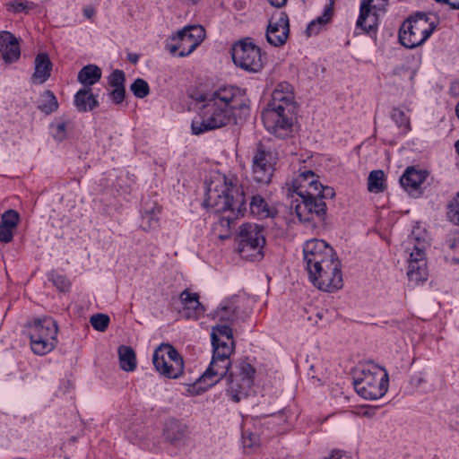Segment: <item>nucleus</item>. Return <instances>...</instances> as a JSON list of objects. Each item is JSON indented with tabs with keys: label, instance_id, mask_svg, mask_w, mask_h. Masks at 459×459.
<instances>
[{
	"label": "nucleus",
	"instance_id": "f257e3e1",
	"mask_svg": "<svg viewBox=\"0 0 459 459\" xmlns=\"http://www.w3.org/2000/svg\"><path fill=\"white\" fill-rule=\"evenodd\" d=\"M248 103L247 97L240 89L232 86L220 88L204 104L202 119L193 121V133L200 134L228 125L231 117L236 116V110L241 115H247L249 110Z\"/></svg>",
	"mask_w": 459,
	"mask_h": 459
},
{
	"label": "nucleus",
	"instance_id": "f03ea898",
	"mask_svg": "<svg viewBox=\"0 0 459 459\" xmlns=\"http://www.w3.org/2000/svg\"><path fill=\"white\" fill-rule=\"evenodd\" d=\"M204 204L215 213H223L221 224L228 227L246 210L244 192L238 186L234 174H213L206 181V199Z\"/></svg>",
	"mask_w": 459,
	"mask_h": 459
},
{
	"label": "nucleus",
	"instance_id": "7ed1b4c3",
	"mask_svg": "<svg viewBox=\"0 0 459 459\" xmlns=\"http://www.w3.org/2000/svg\"><path fill=\"white\" fill-rule=\"evenodd\" d=\"M295 109L292 86L286 82L277 84L272 99L262 112V120L266 130L283 138L290 133Z\"/></svg>",
	"mask_w": 459,
	"mask_h": 459
},
{
	"label": "nucleus",
	"instance_id": "20e7f679",
	"mask_svg": "<svg viewBox=\"0 0 459 459\" xmlns=\"http://www.w3.org/2000/svg\"><path fill=\"white\" fill-rule=\"evenodd\" d=\"M58 327L51 317L36 319L28 326L32 351L37 355H45L54 350L57 343Z\"/></svg>",
	"mask_w": 459,
	"mask_h": 459
},
{
	"label": "nucleus",
	"instance_id": "39448f33",
	"mask_svg": "<svg viewBox=\"0 0 459 459\" xmlns=\"http://www.w3.org/2000/svg\"><path fill=\"white\" fill-rule=\"evenodd\" d=\"M356 392L364 399L377 400L385 395L388 387V375L384 369L373 367L363 369L354 379Z\"/></svg>",
	"mask_w": 459,
	"mask_h": 459
},
{
	"label": "nucleus",
	"instance_id": "423d86ee",
	"mask_svg": "<svg viewBox=\"0 0 459 459\" xmlns=\"http://www.w3.org/2000/svg\"><path fill=\"white\" fill-rule=\"evenodd\" d=\"M265 245L264 228L256 223H244L238 232V252L247 260H260Z\"/></svg>",
	"mask_w": 459,
	"mask_h": 459
},
{
	"label": "nucleus",
	"instance_id": "0eeeda50",
	"mask_svg": "<svg viewBox=\"0 0 459 459\" xmlns=\"http://www.w3.org/2000/svg\"><path fill=\"white\" fill-rule=\"evenodd\" d=\"M434 30V22H430L425 13H418L403 23L399 39L404 47L413 48L424 43Z\"/></svg>",
	"mask_w": 459,
	"mask_h": 459
},
{
	"label": "nucleus",
	"instance_id": "6e6552de",
	"mask_svg": "<svg viewBox=\"0 0 459 459\" xmlns=\"http://www.w3.org/2000/svg\"><path fill=\"white\" fill-rule=\"evenodd\" d=\"M205 30L201 25H189L178 30L166 45L171 55L180 57L190 55L204 39Z\"/></svg>",
	"mask_w": 459,
	"mask_h": 459
},
{
	"label": "nucleus",
	"instance_id": "1a4fd4ad",
	"mask_svg": "<svg viewBox=\"0 0 459 459\" xmlns=\"http://www.w3.org/2000/svg\"><path fill=\"white\" fill-rule=\"evenodd\" d=\"M232 60L238 67L251 73L259 72L264 64L260 48L249 38L233 45Z\"/></svg>",
	"mask_w": 459,
	"mask_h": 459
},
{
	"label": "nucleus",
	"instance_id": "9d476101",
	"mask_svg": "<svg viewBox=\"0 0 459 459\" xmlns=\"http://www.w3.org/2000/svg\"><path fill=\"white\" fill-rule=\"evenodd\" d=\"M152 362L157 371L166 377L177 378L183 373V359L169 344H162L155 350Z\"/></svg>",
	"mask_w": 459,
	"mask_h": 459
},
{
	"label": "nucleus",
	"instance_id": "9b49d317",
	"mask_svg": "<svg viewBox=\"0 0 459 459\" xmlns=\"http://www.w3.org/2000/svg\"><path fill=\"white\" fill-rule=\"evenodd\" d=\"M308 275L313 285L324 291L333 292L340 290L343 285L341 263L338 258L320 268L313 269Z\"/></svg>",
	"mask_w": 459,
	"mask_h": 459
},
{
	"label": "nucleus",
	"instance_id": "f8f14e48",
	"mask_svg": "<svg viewBox=\"0 0 459 459\" xmlns=\"http://www.w3.org/2000/svg\"><path fill=\"white\" fill-rule=\"evenodd\" d=\"M255 373V369L250 363L241 361L238 366V371L230 374L227 393L233 402L238 403L247 397L253 385Z\"/></svg>",
	"mask_w": 459,
	"mask_h": 459
},
{
	"label": "nucleus",
	"instance_id": "ddd939ff",
	"mask_svg": "<svg viewBox=\"0 0 459 459\" xmlns=\"http://www.w3.org/2000/svg\"><path fill=\"white\" fill-rule=\"evenodd\" d=\"M304 260L308 273L337 259L333 248L324 240L311 239L303 247Z\"/></svg>",
	"mask_w": 459,
	"mask_h": 459
},
{
	"label": "nucleus",
	"instance_id": "4468645a",
	"mask_svg": "<svg viewBox=\"0 0 459 459\" xmlns=\"http://www.w3.org/2000/svg\"><path fill=\"white\" fill-rule=\"evenodd\" d=\"M233 351L227 345H222V349H213V355L208 368L200 377V382L206 384L207 386H212L223 377L230 368V356Z\"/></svg>",
	"mask_w": 459,
	"mask_h": 459
},
{
	"label": "nucleus",
	"instance_id": "2eb2a0df",
	"mask_svg": "<svg viewBox=\"0 0 459 459\" xmlns=\"http://www.w3.org/2000/svg\"><path fill=\"white\" fill-rule=\"evenodd\" d=\"M386 5V0H362L359 15L356 22L357 29L369 33L377 29L379 12Z\"/></svg>",
	"mask_w": 459,
	"mask_h": 459
},
{
	"label": "nucleus",
	"instance_id": "dca6fc26",
	"mask_svg": "<svg viewBox=\"0 0 459 459\" xmlns=\"http://www.w3.org/2000/svg\"><path fill=\"white\" fill-rule=\"evenodd\" d=\"M425 248L426 243L417 239L410 251L407 275L415 283L425 281L428 276Z\"/></svg>",
	"mask_w": 459,
	"mask_h": 459
},
{
	"label": "nucleus",
	"instance_id": "f3484780",
	"mask_svg": "<svg viewBox=\"0 0 459 459\" xmlns=\"http://www.w3.org/2000/svg\"><path fill=\"white\" fill-rule=\"evenodd\" d=\"M290 33L288 15L281 12L273 15L266 29V39L269 44L280 47L285 44Z\"/></svg>",
	"mask_w": 459,
	"mask_h": 459
},
{
	"label": "nucleus",
	"instance_id": "a211bd4d",
	"mask_svg": "<svg viewBox=\"0 0 459 459\" xmlns=\"http://www.w3.org/2000/svg\"><path fill=\"white\" fill-rule=\"evenodd\" d=\"M300 202L295 205V212L303 221H310L315 217L321 218L325 214L326 204L318 197H300Z\"/></svg>",
	"mask_w": 459,
	"mask_h": 459
},
{
	"label": "nucleus",
	"instance_id": "6ab92c4d",
	"mask_svg": "<svg viewBox=\"0 0 459 459\" xmlns=\"http://www.w3.org/2000/svg\"><path fill=\"white\" fill-rule=\"evenodd\" d=\"M163 436L169 443L175 446H184L189 439L188 428L175 419H169L165 422Z\"/></svg>",
	"mask_w": 459,
	"mask_h": 459
},
{
	"label": "nucleus",
	"instance_id": "aec40b11",
	"mask_svg": "<svg viewBox=\"0 0 459 459\" xmlns=\"http://www.w3.org/2000/svg\"><path fill=\"white\" fill-rule=\"evenodd\" d=\"M0 55L6 64L17 61L21 56L18 39L9 31H0Z\"/></svg>",
	"mask_w": 459,
	"mask_h": 459
},
{
	"label": "nucleus",
	"instance_id": "412c9836",
	"mask_svg": "<svg viewBox=\"0 0 459 459\" xmlns=\"http://www.w3.org/2000/svg\"><path fill=\"white\" fill-rule=\"evenodd\" d=\"M180 301L182 303V314L189 319H198L204 312V306L199 302V296L188 290H184L180 294Z\"/></svg>",
	"mask_w": 459,
	"mask_h": 459
},
{
	"label": "nucleus",
	"instance_id": "4be33fe9",
	"mask_svg": "<svg viewBox=\"0 0 459 459\" xmlns=\"http://www.w3.org/2000/svg\"><path fill=\"white\" fill-rule=\"evenodd\" d=\"M230 326L227 324H217L212 328L211 337L213 349H222L224 344L230 346L231 351H234L233 333Z\"/></svg>",
	"mask_w": 459,
	"mask_h": 459
},
{
	"label": "nucleus",
	"instance_id": "5701e85b",
	"mask_svg": "<svg viewBox=\"0 0 459 459\" xmlns=\"http://www.w3.org/2000/svg\"><path fill=\"white\" fill-rule=\"evenodd\" d=\"M52 63L46 53L37 55L34 62L32 79L37 83L45 82L50 76Z\"/></svg>",
	"mask_w": 459,
	"mask_h": 459
},
{
	"label": "nucleus",
	"instance_id": "b1692460",
	"mask_svg": "<svg viewBox=\"0 0 459 459\" xmlns=\"http://www.w3.org/2000/svg\"><path fill=\"white\" fill-rule=\"evenodd\" d=\"M425 180L426 174H403L400 184L410 195L419 196L422 192V184Z\"/></svg>",
	"mask_w": 459,
	"mask_h": 459
},
{
	"label": "nucleus",
	"instance_id": "393cba45",
	"mask_svg": "<svg viewBox=\"0 0 459 459\" xmlns=\"http://www.w3.org/2000/svg\"><path fill=\"white\" fill-rule=\"evenodd\" d=\"M250 212L253 215L260 218H274L278 214L275 207L270 206L260 195H255L250 202Z\"/></svg>",
	"mask_w": 459,
	"mask_h": 459
},
{
	"label": "nucleus",
	"instance_id": "a878e982",
	"mask_svg": "<svg viewBox=\"0 0 459 459\" xmlns=\"http://www.w3.org/2000/svg\"><path fill=\"white\" fill-rule=\"evenodd\" d=\"M74 105L78 111L86 112L98 107L99 102L91 93V88H82L74 96Z\"/></svg>",
	"mask_w": 459,
	"mask_h": 459
},
{
	"label": "nucleus",
	"instance_id": "bb28decb",
	"mask_svg": "<svg viewBox=\"0 0 459 459\" xmlns=\"http://www.w3.org/2000/svg\"><path fill=\"white\" fill-rule=\"evenodd\" d=\"M316 174H299L290 183H286L288 193H296L299 197L307 196L309 185L313 184Z\"/></svg>",
	"mask_w": 459,
	"mask_h": 459
},
{
	"label": "nucleus",
	"instance_id": "cd10ccee",
	"mask_svg": "<svg viewBox=\"0 0 459 459\" xmlns=\"http://www.w3.org/2000/svg\"><path fill=\"white\" fill-rule=\"evenodd\" d=\"M77 78L84 88H90L101 78V70L95 65H88L80 70Z\"/></svg>",
	"mask_w": 459,
	"mask_h": 459
},
{
	"label": "nucleus",
	"instance_id": "c85d7f7f",
	"mask_svg": "<svg viewBox=\"0 0 459 459\" xmlns=\"http://www.w3.org/2000/svg\"><path fill=\"white\" fill-rule=\"evenodd\" d=\"M213 318L219 321V324H227L231 325L237 319V307L231 302H226L221 305L213 313Z\"/></svg>",
	"mask_w": 459,
	"mask_h": 459
},
{
	"label": "nucleus",
	"instance_id": "c756f323",
	"mask_svg": "<svg viewBox=\"0 0 459 459\" xmlns=\"http://www.w3.org/2000/svg\"><path fill=\"white\" fill-rule=\"evenodd\" d=\"M329 4H327L324 10V13L317 17L316 20H313L307 28V34L316 35L320 31L322 26L326 24L333 14V4L334 0H329Z\"/></svg>",
	"mask_w": 459,
	"mask_h": 459
},
{
	"label": "nucleus",
	"instance_id": "7c9ffc66",
	"mask_svg": "<svg viewBox=\"0 0 459 459\" xmlns=\"http://www.w3.org/2000/svg\"><path fill=\"white\" fill-rule=\"evenodd\" d=\"M118 358L120 368L126 371H134L136 368V356L133 348L126 345L118 347Z\"/></svg>",
	"mask_w": 459,
	"mask_h": 459
},
{
	"label": "nucleus",
	"instance_id": "2f4dec72",
	"mask_svg": "<svg viewBox=\"0 0 459 459\" xmlns=\"http://www.w3.org/2000/svg\"><path fill=\"white\" fill-rule=\"evenodd\" d=\"M58 101L54 92L47 90L40 95L38 108L44 114L49 115L58 109Z\"/></svg>",
	"mask_w": 459,
	"mask_h": 459
},
{
	"label": "nucleus",
	"instance_id": "473e14b6",
	"mask_svg": "<svg viewBox=\"0 0 459 459\" xmlns=\"http://www.w3.org/2000/svg\"><path fill=\"white\" fill-rule=\"evenodd\" d=\"M271 154L264 151H258L253 158V169L256 171L275 170L274 164L271 162Z\"/></svg>",
	"mask_w": 459,
	"mask_h": 459
},
{
	"label": "nucleus",
	"instance_id": "72a5a7b5",
	"mask_svg": "<svg viewBox=\"0 0 459 459\" xmlns=\"http://www.w3.org/2000/svg\"><path fill=\"white\" fill-rule=\"evenodd\" d=\"M70 122L63 119L56 120L51 123L50 130L53 138L57 142H63L67 137V132L70 129Z\"/></svg>",
	"mask_w": 459,
	"mask_h": 459
},
{
	"label": "nucleus",
	"instance_id": "f704fd0d",
	"mask_svg": "<svg viewBox=\"0 0 459 459\" xmlns=\"http://www.w3.org/2000/svg\"><path fill=\"white\" fill-rule=\"evenodd\" d=\"M386 183L385 174H368V190L370 193L379 194L385 190Z\"/></svg>",
	"mask_w": 459,
	"mask_h": 459
},
{
	"label": "nucleus",
	"instance_id": "c9c22d12",
	"mask_svg": "<svg viewBox=\"0 0 459 459\" xmlns=\"http://www.w3.org/2000/svg\"><path fill=\"white\" fill-rule=\"evenodd\" d=\"M159 218L157 212L152 209L145 212L141 217L140 227L144 231H149L158 227Z\"/></svg>",
	"mask_w": 459,
	"mask_h": 459
},
{
	"label": "nucleus",
	"instance_id": "e433bc0d",
	"mask_svg": "<svg viewBox=\"0 0 459 459\" xmlns=\"http://www.w3.org/2000/svg\"><path fill=\"white\" fill-rule=\"evenodd\" d=\"M446 214L453 224L459 226V192L447 204Z\"/></svg>",
	"mask_w": 459,
	"mask_h": 459
},
{
	"label": "nucleus",
	"instance_id": "4c0bfd02",
	"mask_svg": "<svg viewBox=\"0 0 459 459\" xmlns=\"http://www.w3.org/2000/svg\"><path fill=\"white\" fill-rule=\"evenodd\" d=\"M131 91L136 98L143 99L150 92V88L146 81L138 78L130 86Z\"/></svg>",
	"mask_w": 459,
	"mask_h": 459
},
{
	"label": "nucleus",
	"instance_id": "58836bf2",
	"mask_svg": "<svg viewBox=\"0 0 459 459\" xmlns=\"http://www.w3.org/2000/svg\"><path fill=\"white\" fill-rule=\"evenodd\" d=\"M109 316L106 314H95L90 318L91 326L99 332H105L109 325Z\"/></svg>",
	"mask_w": 459,
	"mask_h": 459
},
{
	"label": "nucleus",
	"instance_id": "ea45409f",
	"mask_svg": "<svg viewBox=\"0 0 459 459\" xmlns=\"http://www.w3.org/2000/svg\"><path fill=\"white\" fill-rule=\"evenodd\" d=\"M7 10L13 13H28L30 9L35 7V4L31 2L14 0L6 4Z\"/></svg>",
	"mask_w": 459,
	"mask_h": 459
},
{
	"label": "nucleus",
	"instance_id": "a19ab883",
	"mask_svg": "<svg viewBox=\"0 0 459 459\" xmlns=\"http://www.w3.org/2000/svg\"><path fill=\"white\" fill-rule=\"evenodd\" d=\"M392 119L404 131L410 130V118L401 108H394L392 111Z\"/></svg>",
	"mask_w": 459,
	"mask_h": 459
},
{
	"label": "nucleus",
	"instance_id": "79ce46f5",
	"mask_svg": "<svg viewBox=\"0 0 459 459\" xmlns=\"http://www.w3.org/2000/svg\"><path fill=\"white\" fill-rule=\"evenodd\" d=\"M448 255L451 259L456 263H459V232L454 234L447 240Z\"/></svg>",
	"mask_w": 459,
	"mask_h": 459
},
{
	"label": "nucleus",
	"instance_id": "37998d69",
	"mask_svg": "<svg viewBox=\"0 0 459 459\" xmlns=\"http://www.w3.org/2000/svg\"><path fill=\"white\" fill-rule=\"evenodd\" d=\"M19 221V213L14 210H8L2 214L1 224L15 229Z\"/></svg>",
	"mask_w": 459,
	"mask_h": 459
},
{
	"label": "nucleus",
	"instance_id": "c03bdc74",
	"mask_svg": "<svg viewBox=\"0 0 459 459\" xmlns=\"http://www.w3.org/2000/svg\"><path fill=\"white\" fill-rule=\"evenodd\" d=\"M125 74L121 70H115L108 77V83L112 88H121L124 86Z\"/></svg>",
	"mask_w": 459,
	"mask_h": 459
},
{
	"label": "nucleus",
	"instance_id": "a18cd8bd",
	"mask_svg": "<svg viewBox=\"0 0 459 459\" xmlns=\"http://www.w3.org/2000/svg\"><path fill=\"white\" fill-rule=\"evenodd\" d=\"M51 281L53 284L61 291H65L70 287L69 281L63 275L51 274Z\"/></svg>",
	"mask_w": 459,
	"mask_h": 459
},
{
	"label": "nucleus",
	"instance_id": "49530a36",
	"mask_svg": "<svg viewBox=\"0 0 459 459\" xmlns=\"http://www.w3.org/2000/svg\"><path fill=\"white\" fill-rule=\"evenodd\" d=\"M321 187L322 184L317 179L316 175L313 176V184L309 185V190L307 191V196L317 197L320 193Z\"/></svg>",
	"mask_w": 459,
	"mask_h": 459
},
{
	"label": "nucleus",
	"instance_id": "de8ad7c7",
	"mask_svg": "<svg viewBox=\"0 0 459 459\" xmlns=\"http://www.w3.org/2000/svg\"><path fill=\"white\" fill-rule=\"evenodd\" d=\"M13 229L0 223V241L8 243L13 239Z\"/></svg>",
	"mask_w": 459,
	"mask_h": 459
},
{
	"label": "nucleus",
	"instance_id": "09e8293b",
	"mask_svg": "<svg viewBox=\"0 0 459 459\" xmlns=\"http://www.w3.org/2000/svg\"><path fill=\"white\" fill-rule=\"evenodd\" d=\"M125 95H126L125 87L113 88L112 91L110 92L111 99L117 104H119L124 100Z\"/></svg>",
	"mask_w": 459,
	"mask_h": 459
},
{
	"label": "nucleus",
	"instance_id": "8fccbe9b",
	"mask_svg": "<svg viewBox=\"0 0 459 459\" xmlns=\"http://www.w3.org/2000/svg\"><path fill=\"white\" fill-rule=\"evenodd\" d=\"M334 195H335V192H334L333 188H332L330 186H325L322 185L320 193L317 197L320 198L321 200H323L325 198H333V197H334Z\"/></svg>",
	"mask_w": 459,
	"mask_h": 459
},
{
	"label": "nucleus",
	"instance_id": "3c124183",
	"mask_svg": "<svg viewBox=\"0 0 459 459\" xmlns=\"http://www.w3.org/2000/svg\"><path fill=\"white\" fill-rule=\"evenodd\" d=\"M258 443V437L255 435L249 434L247 437H243V444L245 447H253Z\"/></svg>",
	"mask_w": 459,
	"mask_h": 459
},
{
	"label": "nucleus",
	"instance_id": "603ef678",
	"mask_svg": "<svg viewBox=\"0 0 459 459\" xmlns=\"http://www.w3.org/2000/svg\"><path fill=\"white\" fill-rule=\"evenodd\" d=\"M325 459H350L349 455L340 450H333L329 456Z\"/></svg>",
	"mask_w": 459,
	"mask_h": 459
},
{
	"label": "nucleus",
	"instance_id": "864d4df0",
	"mask_svg": "<svg viewBox=\"0 0 459 459\" xmlns=\"http://www.w3.org/2000/svg\"><path fill=\"white\" fill-rule=\"evenodd\" d=\"M359 414L364 416V417L370 418V417H372L375 414V409H373V408H362L361 411H359Z\"/></svg>",
	"mask_w": 459,
	"mask_h": 459
},
{
	"label": "nucleus",
	"instance_id": "5fc2aeb1",
	"mask_svg": "<svg viewBox=\"0 0 459 459\" xmlns=\"http://www.w3.org/2000/svg\"><path fill=\"white\" fill-rule=\"evenodd\" d=\"M83 14L85 17H87L88 19H91L94 16L95 14V10L92 8V7H86L84 8L83 10Z\"/></svg>",
	"mask_w": 459,
	"mask_h": 459
},
{
	"label": "nucleus",
	"instance_id": "6e6d98bb",
	"mask_svg": "<svg viewBox=\"0 0 459 459\" xmlns=\"http://www.w3.org/2000/svg\"><path fill=\"white\" fill-rule=\"evenodd\" d=\"M445 4H448L452 9H459V0H446Z\"/></svg>",
	"mask_w": 459,
	"mask_h": 459
},
{
	"label": "nucleus",
	"instance_id": "4d7b16f0",
	"mask_svg": "<svg viewBox=\"0 0 459 459\" xmlns=\"http://www.w3.org/2000/svg\"><path fill=\"white\" fill-rule=\"evenodd\" d=\"M270 4L276 7H281L284 5L287 0H269Z\"/></svg>",
	"mask_w": 459,
	"mask_h": 459
},
{
	"label": "nucleus",
	"instance_id": "13d9d810",
	"mask_svg": "<svg viewBox=\"0 0 459 459\" xmlns=\"http://www.w3.org/2000/svg\"><path fill=\"white\" fill-rule=\"evenodd\" d=\"M403 172H423L422 170H417L414 166H408L405 168Z\"/></svg>",
	"mask_w": 459,
	"mask_h": 459
},
{
	"label": "nucleus",
	"instance_id": "bf43d9fd",
	"mask_svg": "<svg viewBox=\"0 0 459 459\" xmlns=\"http://www.w3.org/2000/svg\"><path fill=\"white\" fill-rule=\"evenodd\" d=\"M128 59L131 63L135 64L138 61V56L136 55H129Z\"/></svg>",
	"mask_w": 459,
	"mask_h": 459
},
{
	"label": "nucleus",
	"instance_id": "052dcab7",
	"mask_svg": "<svg viewBox=\"0 0 459 459\" xmlns=\"http://www.w3.org/2000/svg\"><path fill=\"white\" fill-rule=\"evenodd\" d=\"M370 172H377V173H380V172H383V170H381V169H374V170H371Z\"/></svg>",
	"mask_w": 459,
	"mask_h": 459
},
{
	"label": "nucleus",
	"instance_id": "680f3d73",
	"mask_svg": "<svg viewBox=\"0 0 459 459\" xmlns=\"http://www.w3.org/2000/svg\"><path fill=\"white\" fill-rule=\"evenodd\" d=\"M305 172L310 173V172H312V170L308 169V170H306Z\"/></svg>",
	"mask_w": 459,
	"mask_h": 459
}]
</instances>
